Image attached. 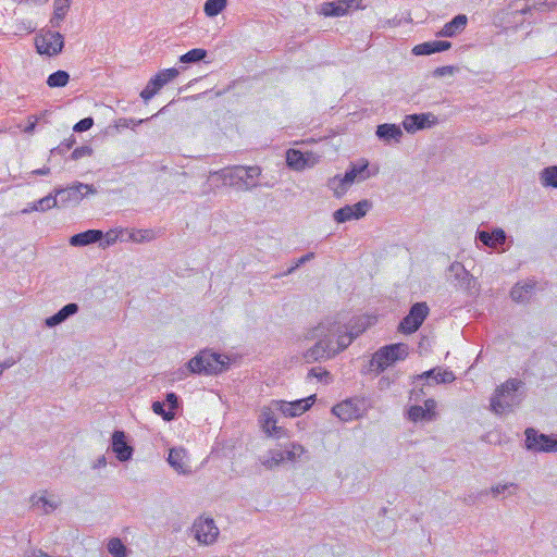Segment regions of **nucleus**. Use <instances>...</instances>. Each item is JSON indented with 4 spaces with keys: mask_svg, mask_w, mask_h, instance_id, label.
I'll return each mask as SVG.
<instances>
[{
    "mask_svg": "<svg viewBox=\"0 0 557 557\" xmlns=\"http://www.w3.org/2000/svg\"><path fill=\"white\" fill-rule=\"evenodd\" d=\"M334 327L331 319L321 321L304 334L305 341H314V344L302 352L306 363L322 362L335 357L333 350Z\"/></svg>",
    "mask_w": 557,
    "mask_h": 557,
    "instance_id": "obj_1",
    "label": "nucleus"
},
{
    "mask_svg": "<svg viewBox=\"0 0 557 557\" xmlns=\"http://www.w3.org/2000/svg\"><path fill=\"white\" fill-rule=\"evenodd\" d=\"M522 386L523 382L519 379H509L497 386L490 400V410L498 416L511 412L524 398L520 392Z\"/></svg>",
    "mask_w": 557,
    "mask_h": 557,
    "instance_id": "obj_2",
    "label": "nucleus"
},
{
    "mask_svg": "<svg viewBox=\"0 0 557 557\" xmlns=\"http://www.w3.org/2000/svg\"><path fill=\"white\" fill-rule=\"evenodd\" d=\"M186 367L187 371L194 374H219L227 369L228 358L226 356L205 349L191 358L186 363Z\"/></svg>",
    "mask_w": 557,
    "mask_h": 557,
    "instance_id": "obj_3",
    "label": "nucleus"
},
{
    "mask_svg": "<svg viewBox=\"0 0 557 557\" xmlns=\"http://www.w3.org/2000/svg\"><path fill=\"white\" fill-rule=\"evenodd\" d=\"M377 170L371 172L369 162L362 160L361 163H351L346 170L344 176L336 175L329 182V186L335 190L337 195L344 194L347 188L355 182H363L367 178L375 175Z\"/></svg>",
    "mask_w": 557,
    "mask_h": 557,
    "instance_id": "obj_4",
    "label": "nucleus"
},
{
    "mask_svg": "<svg viewBox=\"0 0 557 557\" xmlns=\"http://www.w3.org/2000/svg\"><path fill=\"white\" fill-rule=\"evenodd\" d=\"M408 354L409 347L405 343L386 345L373 354L370 366L380 374L394 362L405 360Z\"/></svg>",
    "mask_w": 557,
    "mask_h": 557,
    "instance_id": "obj_5",
    "label": "nucleus"
},
{
    "mask_svg": "<svg viewBox=\"0 0 557 557\" xmlns=\"http://www.w3.org/2000/svg\"><path fill=\"white\" fill-rule=\"evenodd\" d=\"M525 448L534 453H557V436L540 433L534 428H527L524 431Z\"/></svg>",
    "mask_w": 557,
    "mask_h": 557,
    "instance_id": "obj_6",
    "label": "nucleus"
},
{
    "mask_svg": "<svg viewBox=\"0 0 557 557\" xmlns=\"http://www.w3.org/2000/svg\"><path fill=\"white\" fill-rule=\"evenodd\" d=\"M426 302H416L409 309L408 314L399 323V331L404 334H412L419 330L429 314Z\"/></svg>",
    "mask_w": 557,
    "mask_h": 557,
    "instance_id": "obj_7",
    "label": "nucleus"
},
{
    "mask_svg": "<svg viewBox=\"0 0 557 557\" xmlns=\"http://www.w3.org/2000/svg\"><path fill=\"white\" fill-rule=\"evenodd\" d=\"M366 410L364 399L349 398L332 408V412L342 421H352L362 417Z\"/></svg>",
    "mask_w": 557,
    "mask_h": 557,
    "instance_id": "obj_8",
    "label": "nucleus"
},
{
    "mask_svg": "<svg viewBox=\"0 0 557 557\" xmlns=\"http://www.w3.org/2000/svg\"><path fill=\"white\" fill-rule=\"evenodd\" d=\"M315 395L307 398L297 399L295 401L273 400L272 406L275 410L281 411L285 417H298L305 413L313 405Z\"/></svg>",
    "mask_w": 557,
    "mask_h": 557,
    "instance_id": "obj_9",
    "label": "nucleus"
},
{
    "mask_svg": "<svg viewBox=\"0 0 557 557\" xmlns=\"http://www.w3.org/2000/svg\"><path fill=\"white\" fill-rule=\"evenodd\" d=\"M372 202L368 199H363L355 203L354 206L346 205L333 213V218L337 223H345L352 219H361L371 209Z\"/></svg>",
    "mask_w": 557,
    "mask_h": 557,
    "instance_id": "obj_10",
    "label": "nucleus"
},
{
    "mask_svg": "<svg viewBox=\"0 0 557 557\" xmlns=\"http://www.w3.org/2000/svg\"><path fill=\"white\" fill-rule=\"evenodd\" d=\"M195 536L199 543L210 545L214 543L219 535V528L211 518H199L193 524Z\"/></svg>",
    "mask_w": 557,
    "mask_h": 557,
    "instance_id": "obj_11",
    "label": "nucleus"
},
{
    "mask_svg": "<svg viewBox=\"0 0 557 557\" xmlns=\"http://www.w3.org/2000/svg\"><path fill=\"white\" fill-rule=\"evenodd\" d=\"M96 189L92 185L77 183L76 185L66 187V188H55L54 194L58 201L62 203H66L70 201H79L87 194H95Z\"/></svg>",
    "mask_w": 557,
    "mask_h": 557,
    "instance_id": "obj_12",
    "label": "nucleus"
},
{
    "mask_svg": "<svg viewBox=\"0 0 557 557\" xmlns=\"http://www.w3.org/2000/svg\"><path fill=\"white\" fill-rule=\"evenodd\" d=\"M448 281L456 287L470 290L474 283V277L469 273L461 262L455 261L448 268Z\"/></svg>",
    "mask_w": 557,
    "mask_h": 557,
    "instance_id": "obj_13",
    "label": "nucleus"
},
{
    "mask_svg": "<svg viewBox=\"0 0 557 557\" xmlns=\"http://www.w3.org/2000/svg\"><path fill=\"white\" fill-rule=\"evenodd\" d=\"M238 170H240V165L227 166L219 171H212L209 174V180L212 182L216 181L224 186H233L242 189L243 176Z\"/></svg>",
    "mask_w": 557,
    "mask_h": 557,
    "instance_id": "obj_14",
    "label": "nucleus"
},
{
    "mask_svg": "<svg viewBox=\"0 0 557 557\" xmlns=\"http://www.w3.org/2000/svg\"><path fill=\"white\" fill-rule=\"evenodd\" d=\"M110 447L121 462L128 461L133 457L134 448L128 444L124 431L115 430L112 433Z\"/></svg>",
    "mask_w": 557,
    "mask_h": 557,
    "instance_id": "obj_15",
    "label": "nucleus"
},
{
    "mask_svg": "<svg viewBox=\"0 0 557 557\" xmlns=\"http://www.w3.org/2000/svg\"><path fill=\"white\" fill-rule=\"evenodd\" d=\"M332 324L335 333L332 336L335 356L345 350L363 332V329H359L357 333H352V330H348V327H345V331H343V327L336 322L332 321Z\"/></svg>",
    "mask_w": 557,
    "mask_h": 557,
    "instance_id": "obj_16",
    "label": "nucleus"
},
{
    "mask_svg": "<svg viewBox=\"0 0 557 557\" xmlns=\"http://www.w3.org/2000/svg\"><path fill=\"white\" fill-rule=\"evenodd\" d=\"M437 123V117L432 113H414L406 115L403 121V127L408 133L431 127Z\"/></svg>",
    "mask_w": 557,
    "mask_h": 557,
    "instance_id": "obj_17",
    "label": "nucleus"
},
{
    "mask_svg": "<svg viewBox=\"0 0 557 557\" xmlns=\"http://www.w3.org/2000/svg\"><path fill=\"white\" fill-rule=\"evenodd\" d=\"M361 0H337L324 2L320 5L319 13L324 16H343L350 9H358Z\"/></svg>",
    "mask_w": 557,
    "mask_h": 557,
    "instance_id": "obj_18",
    "label": "nucleus"
},
{
    "mask_svg": "<svg viewBox=\"0 0 557 557\" xmlns=\"http://www.w3.org/2000/svg\"><path fill=\"white\" fill-rule=\"evenodd\" d=\"M64 37H35L36 51L41 55L53 57L64 47Z\"/></svg>",
    "mask_w": 557,
    "mask_h": 557,
    "instance_id": "obj_19",
    "label": "nucleus"
},
{
    "mask_svg": "<svg viewBox=\"0 0 557 557\" xmlns=\"http://www.w3.org/2000/svg\"><path fill=\"white\" fill-rule=\"evenodd\" d=\"M274 410L275 409L272 405L271 407H264L259 416V422L262 430L269 436L282 437L285 434V431L282 426L276 425L277 420L275 418Z\"/></svg>",
    "mask_w": 557,
    "mask_h": 557,
    "instance_id": "obj_20",
    "label": "nucleus"
},
{
    "mask_svg": "<svg viewBox=\"0 0 557 557\" xmlns=\"http://www.w3.org/2000/svg\"><path fill=\"white\" fill-rule=\"evenodd\" d=\"M506 239L507 235L505 231L499 227H495L492 232L478 230L475 234V240L478 243L492 249H497L499 246L504 245Z\"/></svg>",
    "mask_w": 557,
    "mask_h": 557,
    "instance_id": "obj_21",
    "label": "nucleus"
},
{
    "mask_svg": "<svg viewBox=\"0 0 557 557\" xmlns=\"http://www.w3.org/2000/svg\"><path fill=\"white\" fill-rule=\"evenodd\" d=\"M535 287L536 282L533 280L518 282L512 286L510 297L515 302H529L535 293Z\"/></svg>",
    "mask_w": 557,
    "mask_h": 557,
    "instance_id": "obj_22",
    "label": "nucleus"
},
{
    "mask_svg": "<svg viewBox=\"0 0 557 557\" xmlns=\"http://www.w3.org/2000/svg\"><path fill=\"white\" fill-rule=\"evenodd\" d=\"M375 135L380 140L391 144L400 143L404 134L400 126L396 124L384 123L376 126Z\"/></svg>",
    "mask_w": 557,
    "mask_h": 557,
    "instance_id": "obj_23",
    "label": "nucleus"
},
{
    "mask_svg": "<svg viewBox=\"0 0 557 557\" xmlns=\"http://www.w3.org/2000/svg\"><path fill=\"white\" fill-rule=\"evenodd\" d=\"M103 239V232L100 230H87L70 237V245L73 247H84L96 244Z\"/></svg>",
    "mask_w": 557,
    "mask_h": 557,
    "instance_id": "obj_24",
    "label": "nucleus"
},
{
    "mask_svg": "<svg viewBox=\"0 0 557 557\" xmlns=\"http://www.w3.org/2000/svg\"><path fill=\"white\" fill-rule=\"evenodd\" d=\"M79 310V307L75 302H70L62 307L57 313L48 317L45 320V325L48 327H55L61 323L65 322L69 318L76 314Z\"/></svg>",
    "mask_w": 557,
    "mask_h": 557,
    "instance_id": "obj_25",
    "label": "nucleus"
},
{
    "mask_svg": "<svg viewBox=\"0 0 557 557\" xmlns=\"http://www.w3.org/2000/svg\"><path fill=\"white\" fill-rule=\"evenodd\" d=\"M451 44L446 40L428 41L414 46L412 53L416 55H430L435 52L448 50Z\"/></svg>",
    "mask_w": 557,
    "mask_h": 557,
    "instance_id": "obj_26",
    "label": "nucleus"
},
{
    "mask_svg": "<svg viewBox=\"0 0 557 557\" xmlns=\"http://www.w3.org/2000/svg\"><path fill=\"white\" fill-rule=\"evenodd\" d=\"M186 451L184 448H171L169 451L168 462L180 474L190 473V469L185 465Z\"/></svg>",
    "mask_w": 557,
    "mask_h": 557,
    "instance_id": "obj_27",
    "label": "nucleus"
},
{
    "mask_svg": "<svg viewBox=\"0 0 557 557\" xmlns=\"http://www.w3.org/2000/svg\"><path fill=\"white\" fill-rule=\"evenodd\" d=\"M243 181H242V189L250 190L253 187L258 186L257 178L261 174V169L257 165L255 166H243L240 165V170Z\"/></svg>",
    "mask_w": 557,
    "mask_h": 557,
    "instance_id": "obj_28",
    "label": "nucleus"
},
{
    "mask_svg": "<svg viewBox=\"0 0 557 557\" xmlns=\"http://www.w3.org/2000/svg\"><path fill=\"white\" fill-rule=\"evenodd\" d=\"M468 18L465 14H458L450 22L446 23L436 35H456L465 29Z\"/></svg>",
    "mask_w": 557,
    "mask_h": 557,
    "instance_id": "obj_29",
    "label": "nucleus"
},
{
    "mask_svg": "<svg viewBox=\"0 0 557 557\" xmlns=\"http://www.w3.org/2000/svg\"><path fill=\"white\" fill-rule=\"evenodd\" d=\"M286 163L293 170H304L307 166L305 154L296 149H288L286 152Z\"/></svg>",
    "mask_w": 557,
    "mask_h": 557,
    "instance_id": "obj_30",
    "label": "nucleus"
},
{
    "mask_svg": "<svg viewBox=\"0 0 557 557\" xmlns=\"http://www.w3.org/2000/svg\"><path fill=\"white\" fill-rule=\"evenodd\" d=\"M70 0H53V15L50 20L52 27H59L61 21L67 13Z\"/></svg>",
    "mask_w": 557,
    "mask_h": 557,
    "instance_id": "obj_31",
    "label": "nucleus"
},
{
    "mask_svg": "<svg viewBox=\"0 0 557 557\" xmlns=\"http://www.w3.org/2000/svg\"><path fill=\"white\" fill-rule=\"evenodd\" d=\"M540 181L544 187L557 188V165L544 168L540 173Z\"/></svg>",
    "mask_w": 557,
    "mask_h": 557,
    "instance_id": "obj_32",
    "label": "nucleus"
},
{
    "mask_svg": "<svg viewBox=\"0 0 557 557\" xmlns=\"http://www.w3.org/2000/svg\"><path fill=\"white\" fill-rule=\"evenodd\" d=\"M107 549L113 557H128L131 552L120 537L110 539L107 544Z\"/></svg>",
    "mask_w": 557,
    "mask_h": 557,
    "instance_id": "obj_33",
    "label": "nucleus"
},
{
    "mask_svg": "<svg viewBox=\"0 0 557 557\" xmlns=\"http://www.w3.org/2000/svg\"><path fill=\"white\" fill-rule=\"evenodd\" d=\"M70 81V74L66 71L58 70L47 78V85L51 88L64 87Z\"/></svg>",
    "mask_w": 557,
    "mask_h": 557,
    "instance_id": "obj_34",
    "label": "nucleus"
},
{
    "mask_svg": "<svg viewBox=\"0 0 557 557\" xmlns=\"http://www.w3.org/2000/svg\"><path fill=\"white\" fill-rule=\"evenodd\" d=\"M278 453L282 454L283 463L285 461L295 462L305 453V448L300 444L293 443L289 447L280 449Z\"/></svg>",
    "mask_w": 557,
    "mask_h": 557,
    "instance_id": "obj_35",
    "label": "nucleus"
},
{
    "mask_svg": "<svg viewBox=\"0 0 557 557\" xmlns=\"http://www.w3.org/2000/svg\"><path fill=\"white\" fill-rule=\"evenodd\" d=\"M226 4L227 0H207L203 11L208 16H216L226 8Z\"/></svg>",
    "mask_w": 557,
    "mask_h": 557,
    "instance_id": "obj_36",
    "label": "nucleus"
},
{
    "mask_svg": "<svg viewBox=\"0 0 557 557\" xmlns=\"http://www.w3.org/2000/svg\"><path fill=\"white\" fill-rule=\"evenodd\" d=\"M208 52L205 49L194 48L180 57L182 63H197L207 57Z\"/></svg>",
    "mask_w": 557,
    "mask_h": 557,
    "instance_id": "obj_37",
    "label": "nucleus"
},
{
    "mask_svg": "<svg viewBox=\"0 0 557 557\" xmlns=\"http://www.w3.org/2000/svg\"><path fill=\"white\" fill-rule=\"evenodd\" d=\"M58 205V199L55 194H49L48 196L35 201L32 203V209H36V211L45 212Z\"/></svg>",
    "mask_w": 557,
    "mask_h": 557,
    "instance_id": "obj_38",
    "label": "nucleus"
},
{
    "mask_svg": "<svg viewBox=\"0 0 557 557\" xmlns=\"http://www.w3.org/2000/svg\"><path fill=\"white\" fill-rule=\"evenodd\" d=\"M261 462L267 469L272 470L283 463V457L278 450H269L268 456Z\"/></svg>",
    "mask_w": 557,
    "mask_h": 557,
    "instance_id": "obj_39",
    "label": "nucleus"
},
{
    "mask_svg": "<svg viewBox=\"0 0 557 557\" xmlns=\"http://www.w3.org/2000/svg\"><path fill=\"white\" fill-rule=\"evenodd\" d=\"M409 420L417 422L421 420H432L428 414V410H424L422 406L416 405L411 406L408 410Z\"/></svg>",
    "mask_w": 557,
    "mask_h": 557,
    "instance_id": "obj_40",
    "label": "nucleus"
},
{
    "mask_svg": "<svg viewBox=\"0 0 557 557\" xmlns=\"http://www.w3.org/2000/svg\"><path fill=\"white\" fill-rule=\"evenodd\" d=\"M317 377L320 382H324L325 384H330L333 381L332 374L322 368H312L308 372V379Z\"/></svg>",
    "mask_w": 557,
    "mask_h": 557,
    "instance_id": "obj_41",
    "label": "nucleus"
},
{
    "mask_svg": "<svg viewBox=\"0 0 557 557\" xmlns=\"http://www.w3.org/2000/svg\"><path fill=\"white\" fill-rule=\"evenodd\" d=\"M165 403L162 401H153L152 403V410L156 414H159L163 418L165 421H171L175 417V412H172L170 409L165 410Z\"/></svg>",
    "mask_w": 557,
    "mask_h": 557,
    "instance_id": "obj_42",
    "label": "nucleus"
},
{
    "mask_svg": "<svg viewBox=\"0 0 557 557\" xmlns=\"http://www.w3.org/2000/svg\"><path fill=\"white\" fill-rule=\"evenodd\" d=\"M180 75V71L175 67L162 70L157 73V76L161 77V82L165 86L168 83L172 82Z\"/></svg>",
    "mask_w": 557,
    "mask_h": 557,
    "instance_id": "obj_43",
    "label": "nucleus"
},
{
    "mask_svg": "<svg viewBox=\"0 0 557 557\" xmlns=\"http://www.w3.org/2000/svg\"><path fill=\"white\" fill-rule=\"evenodd\" d=\"M92 125L94 119L91 116L84 117L74 125L73 131L76 133H83L90 129Z\"/></svg>",
    "mask_w": 557,
    "mask_h": 557,
    "instance_id": "obj_44",
    "label": "nucleus"
},
{
    "mask_svg": "<svg viewBox=\"0 0 557 557\" xmlns=\"http://www.w3.org/2000/svg\"><path fill=\"white\" fill-rule=\"evenodd\" d=\"M456 376L453 371L450 370H444L441 371L437 369V373L435 376V383H450L455 381Z\"/></svg>",
    "mask_w": 557,
    "mask_h": 557,
    "instance_id": "obj_45",
    "label": "nucleus"
},
{
    "mask_svg": "<svg viewBox=\"0 0 557 557\" xmlns=\"http://www.w3.org/2000/svg\"><path fill=\"white\" fill-rule=\"evenodd\" d=\"M74 144H75V138L73 136H71L70 139L64 140L58 147L51 149V154H53V153H60V154L65 153L66 151H69L73 147Z\"/></svg>",
    "mask_w": 557,
    "mask_h": 557,
    "instance_id": "obj_46",
    "label": "nucleus"
},
{
    "mask_svg": "<svg viewBox=\"0 0 557 557\" xmlns=\"http://www.w3.org/2000/svg\"><path fill=\"white\" fill-rule=\"evenodd\" d=\"M92 154V148L89 147V146H81L76 149L73 150L72 154H71V159L72 160H78L83 157H86V156H91Z\"/></svg>",
    "mask_w": 557,
    "mask_h": 557,
    "instance_id": "obj_47",
    "label": "nucleus"
},
{
    "mask_svg": "<svg viewBox=\"0 0 557 557\" xmlns=\"http://www.w3.org/2000/svg\"><path fill=\"white\" fill-rule=\"evenodd\" d=\"M132 239L134 242H138V243L149 242V240L153 239V232L151 230L138 231L137 234L132 235Z\"/></svg>",
    "mask_w": 557,
    "mask_h": 557,
    "instance_id": "obj_48",
    "label": "nucleus"
},
{
    "mask_svg": "<svg viewBox=\"0 0 557 557\" xmlns=\"http://www.w3.org/2000/svg\"><path fill=\"white\" fill-rule=\"evenodd\" d=\"M145 120H139V121H136L134 119H126V117H121L116 121L115 123V126L116 128H128V127H135L139 124H141Z\"/></svg>",
    "mask_w": 557,
    "mask_h": 557,
    "instance_id": "obj_49",
    "label": "nucleus"
},
{
    "mask_svg": "<svg viewBox=\"0 0 557 557\" xmlns=\"http://www.w3.org/2000/svg\"><path fill=\"white\" fill-rule=\"evenodd\" d=\"M168 406H169V409L174 412L178 406H180V398L178 396L173 393V392H170L165 395V401H164Z\"/></svg>",
    "mask_w": 557,
    "mask_h": 557,
    "instance_id": "obj_50",
    "label": "nucleus"
},
{
    "mask_svg": "<svg viewBox=\"0 0 557 557\" xmlns=\"http://www.w3.org/2000/svg\"><path fill=\"white\" fill-rule=\"evenodd\" d=\"M456 71H457V67H455L453 65H445V66L436 67L433 71V76L434 77H443L446 75H453Z\"/></svg>",
    "mask_w": 557,
    "mask_h": 557,
    "instance_id": "obj_51",
    "label": "nucleus"
},
{
    "mask_svg": "<svg viewBox=\"0 0 557 557\" xmlns=\"http://www.w3.org/2000/svg\"><path fill=\"white\" fill-rule=\"evenodd\" d=\"M314 257V253L313 252H308L306 253L305 256L300 257L293 267H290L286 272L285 274H290L293 273L297 268H299L301 264L306 263L307 261L313 259Z\"/></svg>",
    "mask_w": 557,
    "mask_h": 557,
    "instance_id": "obj_52",
    "label": "nucleus"
},
{
    "mask_svg": "<svg viewBox=\"0 0 557 557\" xmlns=\"http://www.w3.org/2000/svg\"><path fill=\"white\" fill-rule=\"evenodd\" d=\"M146 86L149 87L151 90H154V94H157L164 85L161 82V77L157 76L156 74L153 77L149 79Z\"/></svg>",
    "mask_w": 557,
    "mask_h": 557,
    "instance_id": "obj_53",
    "label": "nucleus"
},
{
    "mask_svg": "<svg viewBox=\"0 0 557 557\" xmlns=\"http://www.w3.org/2000/svg\"><path fill=\"white\" fill-rule=\"evenodd\" d=\"M103 238L104 242H100V246L104 248L116 242L117 234L114 231H109L108 233H106V235L103 234Z\"/></svg>",
    "mask_w": 557,
    "mask_h": 557,
    "instance_id": "obj_54",
    "label": "nucleus"
},
{
    "mask_svg": "<svg viewBox=\"0 0 557 557\" xmlns=\"http://www.w3.org/2000/svg\"><path fill=\"white\" fill-rule=\"evenodd\" d=\"M39 504L42 505L45 512H49L50 510L55 508V505L52 504L50 500H48L45 496L38 497L36 503H34V505H37V506H39Z\"/></svg>",
    "mask_w": 557,
    "mask_h": 557,
    "instance_id": "obj_55",
    "label": "nucleus"
},
{
    "mask_svg": "<svg viewBox=\"0 0 557 557\" xmlns=\"http://www.w3.org/2000/svg\"><path fill=\"white\" fill-rule=\"evenodd\" d=\"M511 486H516L513 483H509V484H498L496 486H493L491 488V492L494 496H497L502 493H504L505 491H507L509 487Z\"/></svg>",
    "mask_w": 557,
    "mask_h": 557,
    "instance_id": "obj_56",
    "label": "nucleus"
},
{
    "mask_svg": "<svg viewBox=\"0 0 557 557\" xmlns=\"http://www.w3.org/2000/svg\"><path fill=\"white\" fill-rule=\"evenodd\" d=\"M436 373H437V368H433V369H430V370L417 375L416 380H418V381L426 380V379L435 380Z\"/></svg>",
    "mask_w": 557,
    "mask_h": 557,
    "instance_id": "obj_57",
    "label": "nucleus"
},
{
    "mask_svg": "<svg viewBox=\"0 0 557 557\" xmlns=\"http://www.w3.org/2000/svg\"><path fill=\"white\" fill-rule=\"evenodd\" d=\"M436 407V401L432 398H429L424 401V410H428V414L429 417H431V419L433 418L434 416V409Z\"/></svg>",
    "mask_w": 557,
    "mask_h": 557,
    "instance_id": "obj_58",
    "label": "nucleus"
},
{
    "mask_svg": "<svg viewBox=\"0 0 557 557\" xmlns=\"http://www.w3.org/2000/svg\"><path fill=\"white\" fill-rule=\"evenodd\" d=\"M18 359H14L13 357L7 358L3 362H0V375L2 374L3 370L11 368L14 366Z\"/></svg>",
    "mask_w": 557,
    "mask_h": 557,
    "instance_id": "obj_59",
    "label": "nucleus"
},
{
    "mask_svg": "<svg viewBox=\"0 0 557 557\" xmlns=\"http://www.w3.org/2000/svg\"><path fill=\"white\" fill-rule=\"evenodd\" d=\"M393 383V380H391L388 376H382L379 382H377V386L381 391H384V389H387L391 384Z\"/></svg>",
    "mask_w": 557,
    "mask_h": 557,
    "instance_id": "obj_60",
    "label": "nucleus"
},
{
    "mask_svg": "<svg viewBox=\"0 0 557 557\" xmlns=\"http://www.w3.org/2000/svg\"><path fill=\"white\" fill-rule=\"evenodd\" d=\"M38 119L34 115L28 117V125L25 127L24 132L27 134H32L35 131Z\"/></svg>",
    "mask_w": 557,
    "mask_h": 557,
    "instance_id": "obj_61",
    "label": "nucleus"
},
{
    "mask_svg": "<svg viewBox=\"0 0 557 557\" xmlns=\"http://www.w3.org/2000/svg\"><path fill=\"white\" fill-rule=\"evenodd\" d=\"M47 553H45L41 549H32L29 552H26L24 557H49Z\"/></svg>",
    "mask_w": 557,
    "mask_h": 557,
    "instance_id": "obj_62",
    "label": "nucleus"
},
{
    "mask_svg": "<svg viewBox=\"0 0 557 557\" xmlns=\"http://www.w3.org/2000/svg\"><path fill=\"white\" fill-rule=\"evenodd\" d=\"M154 90H151L149 87H145L141 92H140V97L143 98V100L145 102H147L148 100H150L153 96H154Z\"/></svg>",
    "mask_w": 557,
    "mask_h": 557,
    "instance_id": "obj_63",
    "label": "nucleus"
},
{
    "mask_svg": "<svg viewBox=\"0 0 557 557\" xmlns=\"http://www.w3.org/2000/svg\"><path fill=\"white\" fill-rule=\"evenodd\" d=\"M108 463L106 456H100L94 463V469H99L106 467Z\"/></svg>",
    "mask_w": 557,
    "mask_h": 557,
    "instance_id": "obj_64",
    "label": "nucleus"
}]
</instances>
